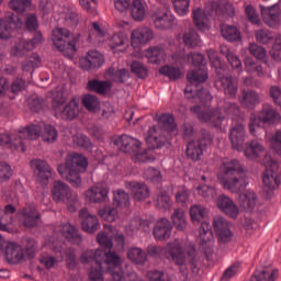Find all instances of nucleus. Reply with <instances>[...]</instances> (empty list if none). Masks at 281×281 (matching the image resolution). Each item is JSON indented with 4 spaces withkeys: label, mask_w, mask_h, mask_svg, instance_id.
Listing matches in <instances>:
<instances>
[{
    "label": "nucleus",
    "mask_w": 281,
    "mask_h": 281,
    "mask_svg": "<svg viewBox=\"0 0 281 281\" xmlns=\"http://www.w3.org/2000/svg\"><path fill=\"white\" fill-rule=\"evenodd\" d=\"M52 196L56 203H66L69 212H76V203H78V194L71 192V188L60 180L53 184Z\"/></svg>",
    "instance_id": "obj_8"
},
{
    "label": "nucleus",
    "mask_w": 281,
    "mask_h": 281,
    "mask_svg": "<svg viewBox=\"0 0 281 281\" xmlns=\"http://www.w3.org/2000/svg\"><path fill=\"white\" fill-rule=\"evenodd\" d=\"M23 27V20L14 13H7L4 19H0V38L8 41L12 36V30Z\"/></svg>",
    "instance_id": "obj_14"
},
{
    "label": "nucleus",
    "mask_w": 281,
    "mask_h": 281,
    "mask_svg": "<svg viewBox=\"0 0 281 281\" xmlns=\"http://www.w3.org/2000/svg\"><path fill=\"white\" fill-rule=\"evenodd\" d=\"M221 34L229 43H236V41H240L241 38L240 31L233 25L222 24Z\"/></svg>",
    "instance_id": "obj_43"
},
{
    "label": "nucleus",
    "mask_w": 281,
    "mask_h": 281,
    "mask_svg": "<svg viewBox=\"0 0 281 281\" xmlns=\"http://www.w3.org/2000/svg\"><path fill=\"white\" fill-rule=\"evenodd\" d=\"M155 205L157 210H162L164 212L170 210V207H172V199L170 198V194H168V192H159L156 195Z\"/></svg>",
    "instance_id": "obj_50"
},
{
    "label": "nucleus",
    "mask_w": 281,
    "mask_h": 281,
    "mask_svg": "<svg viewBox=\"0 0 281 281\" xmlns=\"http://www.w3.org/2000/svg\"><path fill=\"white\" fill-rule=\"evenodd\" d=\"M246 134L247 132L245 131V124L235 123L232 125L229 130V139L235 150H243V144H245Z\"/></svg>",
    "instance_id": "obj_26"
},
{
    "label": "nucleus",
    "mask_w": 281,
    "mask_h": 281,
    "mask_svg": "<svg viewBox=\"0 0 281 281\" xmlns=\"http://www.w3.org/2000/svg\"><path fill=\"white\" fill-rule=\"evenodd\" d=\"M244 153L247 159H258V157H262V155H265V146L260 140H251L245 148Z\"/></svg>",
    "instance_id": "obj_40"
},
{
    "label": "nucleus",
    "mask_w": 281,
    "mask_h": 281,
    "mask_svg": "<svg viewBox=\"0 0 281 281\" xmlns=\"http://www.w3.org/2000/svg\"><path fill=\"white\" fill-rule=\"evenodd\" d=\"M187 80L189 85L184 89V95L188 100H194L203 98V82L207 80V70L205 66H201L196 69L190 70L187 74Z\"/></svg>",
    "instance_id": "obj_7"
},
{
    "label": "nucleus",
    "mask_w": 281,
    "mask_h": 281,
    "mask_svg": "<svg viewBox=\"0 0 281 281\" xmlns=\"http://www.w3.org/2000/svg\"><path fill=\"white\" fill-rule=\"evenodd\" d=\"M166 258L179 267L180 273L184 278H188L189 273L188 262L192 271H194L199 265V254L196 252V247L189 246L183 248V245L177 239L167 245Z\"/></svg>",
    "instance_id": "obj_2"
},
{
    "label": "nucleus",
    "mask_w": 281,
    "mask_h": 281,
    "mask_svg": "<svg viewBox=\"0 0 281 281\" xmlns=\"http://www.w3.org/2000/svg\"><path fill=\"white\" fill-rule=\"evenodd\" d=\"M34 49L33 44H29L27 40H21L13 48H11V56H16L21 58Z\"/></svg>",
    "instance_id": "obj_49"
},
{
    "label": "nucleus",
    "mask_w": 281,
    "mask_h": 281,
    "mask_svg": "<svg viewBox=\"0 0 281 281\" xmlns=\"http://www.w3.org/2000/svg\"><path fill=\"white\" fill-rule=\"evenodd\" d=\"M80 262L82 265H89V262H95L97 265H105L108 269H120L122 267V258L114 251L108 252L102 249L86 250L81 254Z\"/></svg>",
    "instance_id": "obj_6"
},
{
    "label": "nucleus",
    "mask_w": 281,
    "mask_h": 281,
    "mask_svg": "<svg viewBox=\"0 0 281 281\" xmlns=\"http://www.w3.org/2000/svg\"><path fill=\"white\" fill-rule=\"evenodd\" d=\"M151 19L157 30H172L175 26V15L170 13V3L168 1H165L162 7L156 9Z\"/></svg>",
    "instance_id": "obj_11"
},
{
    "label": "nucleus",
    "mask_w": 281,
    "mask_h": 281,
    "mask_svg": "<svg viewBox=\"0 0 281 281\" xmlns=\"http://www.w3.org/2000/svg\"><path fill=\"white\" fill-rule=\"evenodd\" d=\"M175 227L178 232H184L188 227V222L186 221V213L181 209H176L171 215Z\"/></svg>",
    "instance_id": "obj_48"
},
{
    "label": "nucleus",
    "mask_w": 281,
    "mask_h": 281,
    "mask_svg": "<svg viewBox=\"0 0 281 281\" xmlns=\"http://www.w3.org/2000/svg\"><path fill=\"white\" fill-rule=\"evenodd\" d=\"M42 139L46 144H54L58 139V131L54 125H45L42 132Z\"/></svg>",
    "instance_id": "obj_55"
},
{
    "label": "nucleus",
    "mask_w": 281,
    "mask_h": 281,
    "mask_svg": "<svg viewBox=\"0 0 281 281\" xmlns=\"http://www.w3.org/2000/svg\"><path fill=\"white\" fill-rule=\"evenodd\" d=\"M258 196L254 191H246L239 195V205L243 210L251 212L256 207V201Z\"/></svg>",
    "instance_id": "obj_41"
},
{
    "label": "nucleus",
    "mask_w": 281,
    "mask_h": 281,
    "mask_svg": "<svg viewBox=\"0 0 281 281\" xmlns=\"http://www.w3.org/2000/svg\"><path fill=\"white\" fill-rule=\"evenodd\" d=\"M79 113L80 110L78 109V100L72 98L66 105H63L55 112V117H57V120L71 121L76 120Z\"/></svg>",
    "instance_id": "obj_28"
},
{
    "label": "nucleus",
    "mask_w": 281,
    "mask_h": 281,
    "mask_svg": "<svg viewBox=\"0 0 281 281\" xmlns=\"http://www.w3.org/2000/svg\"><path fill=\"white\" fill-rule=\"evenodd\" d=\"M86 89L92 93H98V95H106L111 91V82L91 79L88 81Z\"/></svg>",
    "instance_id": "obj_36"
},
{
    "label": "nucleus",
    "mask_w": 281,
    "mask_h": 281,
    "mask_svg": "<svg viewBox=\"0 0 281 281\" xmlns=\"http://www.w3.org/2000/svg\"><path fill=\"white\" fill-rule=\"evenodd\" d=\"M193 23L198 30L201 32H205V30H210V24L207 20V13L203 11L201 8L193 9L192 11Z\"/></svg>",
    "instance_id": "obj_39"
},
{
    "label": "nucleus",
    "mask_w": 281,
    "mask_h": 281,
    "mask_svg": "<svg viewBox=\"0 0 281 281\" xmlns=\"http://www.w3.org/2000/svg\"><path fill=\"white\" fill-rule=\"evenodd\" d=\"M143 177L146 181H151L153 183H159L161 181V171L156 168L148 167L144 169Z\"/></svg>",
    "instance_id": "obj_60"
},
{
    "label": "nucleus",
    "mask_w": 281,
    "mask_h": 281,
    "mask_svg": "<svg viewBox=\"0 0 281 281\" xmlns=\"http://www.w3.org/2000/svg\"><path fill=\"white\" fill-rule=\"evenodd\" d=\"M19 216H21L24 227H36L38 225V220L41 218V213L36 212V206L30 204L18 211Z\"/></svg>",
    "instance_id": "obj_29"
},
{
    "label": "nucleus",
    "mask_w": 281,
    "mask_h": 281,
    "mask_svg": "<svg viewBox=\"0 0 281 281\" xmlns=\"http://www.w3.org/2000/svg\"><path fill=\"white\" fill-rule=\"evenodd\" d=\"M173 8L180 16H186L190 12V0H172Z\"/></svg>",
    "instance_id": "obj_63"
},
{
    "label": "nucleus",
    "mask_w": 281,
    "mask_h": 281,
    "mask_svg": "<svg viewBox=\"0 0 281 281\" xmlns=\"http://www.w3.org/2000/svg\"><path fill=\"white\" fill-rule=\"evenodd\" d=\"M27 104L32 113H41L43 106H45V100L38 94H32L27 99Z\"/></svg>",
    "instance_id": "obj_54"
},
{
    "label": "nucleus",
    "mask_w": 281,
    "mask_h": 281,
    "mask_svg": "<svg viewBox=\"0 0 281 281\" xmlns=\"http://www.w3.org/2000/svg\"><path fill=\"white\" fill-rule=\"evenodd\" d=\"M256 115L261 124H267L268 126H278L281 122L280 112L269 103H263Z\"/></svg>",
    "instance_id": "obj_17"
},
{
    "label": "nucleus",
    "mask_w": 281,
    "mask_h": 281,
    "mask_svg": "<svg viewBox=\"0 0 281 281\" xmlns=\"http://www.w3.org/2000/svg\"><path fill=\"white\" fill-rule=\"evenodd\" d=\"M99 215L103 221H108V223H113L117 220V209L105 206L104 209L99 211Z\"/></svg>",
    "instance_id": "obj_61"
},
{
    "label": "nucleus",
    "mask_w": 281,
    "mask_h": 281,
    "mask_svg": "<svg viewBox=\"0 0 281 281\" xmlns=\"http://www.w3.org/2000/svg\"><path fill=\"white\" fill-rule=\"evenodd\" d=\"M125 188L132 192L134 201H146L150 198V189L145 182L131 181L125 183Z\"/></svg>",
    "instance_id": "obj_27"
},
{
    "label": "nucleus",
    "mask_w": 281,
    "mask_h": 281,
    "mask_svg": "<svg viewBox=\"0 0 281 281\" xmlns=\"http://www.w3.org/2000/svg\"><path fill=\"white\" fill-rule=\"evenodd\" d=\"M159 74L166 76L169 80H179L181 78V69L173 66L161 67Z\"/></svg>",
    "instance_id": "obj_58"
},
{
    "label": "nucleus",
    "mask_w": 281,
    "mask_h": 281,
    "mask_svg": "<svg viewBox=\"0 0 281 281\" xmlns=\"http://www.w3.org/2000/svg\"><path fill=\"white\" fill-rule=\"evenodd\" d=\"M0 146L3 148H10L11 150H18V153H25L26 147L22 139H19L18 132L13 134L1 133L0 134Z\"/></svg>",
    "instance_id": "obj_25"
},
{
    "label": "nucleus",
    "mask_w": 281,
    "mask_h": 281,
    "mask_svg": "<svg viewBox=\"0 0 281 281\" xmlns=\"http://www.w3.org/2000/svg\"><path fill=\"white\" fill-rule=\"evenodd\" d=\"M206 12L209 16H213L214 19H220V20H222L223 16H225V14L227 16L236 15V9H234V4L229 2H225L223 4V8L216 1L210 2L209 5L206 7Z\"/></svg>",
    "instance_id": "obj_21"
},
{
    "label": "nucleus",
    "mask_w": 281,
    "mask_h": 281,
    "mask_svg": "<svg viewBox=\"0 0 281 281\" xmlns=\"http://www.w3.org/2000/svg\"><path fill=\"white\" fill-rule=\"evenodd\" d=\"M4 254L5 259L10 265H19L24 258L23 247L16 243H9Z\"/></svg>",
    "instance_id": "obj_33"
},
{
    "label": "nucleus",
    "mask_w": 281,
    "mask_h": 281,
    "mask_svg": "<svg viewBox=\"0 0 281 281\" xmlns=\"http://www.w3.org/2000/svg\"><path fill=\"white\" fill-rule=\"evenodd\" d=\"M191 113H194L202 124H209L214 128H221L223 122H225V115L221 112V108H214L211 110H201L200 105L190 108Z\"/></svg>",
    "instance_id": "obj_9"
},
{
    "label": "nucleus",
    "mask_w": 281,
    "mask_h": 281,
    "mask_svg": "<svg viewBox=\"0 0 281 281\" xmlns=\"http://www.w3.org/2000/svg\"><path fill=\"white\" fill-rule=\"evenodd\" d=\"M255 38L259 45H269V43L276 41L273 33L269 31V29H259L255 31Z\"/></svg>",
    "instance_id": "obj_51"
},
{
    "label": "nucleus",
    "mask_w": 281,
    "mask_h": 281,
    "mask_svg": "<svg viewBox=\"0 0 281 281\" xmlns=\"http://www.w3.org/2000/svg\"><path fill=\"white\" fill-rule=\"evenodd\" d=\"M217 178L223 188L229 192L238 193L249 186L245 168L236 159L223 161Z\"/></svg>",
    "instance_id": "obj_1"
},
{
    "label": "nucleus",
    "mask_w": 281,
    "mask_h": 281,
    "mask_svg": "<svg viewBox=\"0 0 281 281\" xmlns=\"http://www.w3.org/2000/svg\"><path fill=\"white\" fill-rule=\"evenodd\" d=\"M3 215L0 216V221H5L8 224L14 223V214H16V206L9 203L2 210Z\"/></svg>",
    "instance_id": "obj_62"
},
{
    "label": "nucleus",
    "mask_w": 281,
    "mask_h": 281,
    "mask_svg": "<svg viewBox=\"0 0 281 281\" xmlns=\"http://www.w3.org/2000/svg\"><path fill=\"white\" fill-rule=\"evenodd\" d=\"M215 86L224 91L226 98H236L238 93V83L234 81L232 76H220L215 82Z\"/></svg>",
    "instance_id": "obj_24"
},
{
    "label": "nucleus",
    "mask_w": 281,
    "mask_h": 281,
    "mask_svg": "<svg viewBox=\"0 0 281 281\" xmlns=\"http://www.w3.org/2000/svg\"><path fill=\"white\" fill-rule=\"evenodd\" d=\"M71 38V31L63 27H57L53 30V45L61 52L64 56L68 58H74V55L78 52L76 45L80 41V34L74 35Z\"/></svg>",
    "instance_id": "obj_5"
},
{
    "label": "nucleus",
    "mask_w": 281,
    "mask_h": 281,
    "mask_svg": "<svg viewBox=\"0 0 281 281\" xmlns=\"http://www.w3.org/2000/svg\"><path fill=\"white\" fill-rule=\"evenodd\" d=\"M262 21L268 27H278L280 25V8L278 5H259Z\"/></svg>",
    "instance_id": "obj_23"
},
{
    "label": "nucleus",
    "mask_w": 281,
    "mask_h": 281,
    "mask_svg": "<svg viewBox=\"0 0 281 281\" xmlns=\"http://www.w3.org/2000/svg\"><path fill=\"white\" fill-rule=\"evenodd\" d=\"M9 8L15 14L25 15L32 8V0H10Z\"/></svg>",
    "instance_id": "obj_44"
},
{
    "label": "nucleus",
    "mask_w": 281,
    "mask_h": 281,
    "mask_svg": "<svg viewBox=\"0 0 281 281\" xmlns=\"http://www.w3.org/2000/svg\"><path fill=\"white\" fill-rule=\"evenodd\" d=\"M79 218H82L81 227L87 234H95V232L100 229L98 216L89 214L87 209L79 211Z\"/></svg>",
    "instance_id": "obj_30"
},
{
    "label": "nucleus",
    "mask_w": 281,
    "mask_h": 281,
    "mask_svg": "<svg viewBox=\"0 0 281 281\" xmlns=\"http://www.w3.org/2000/svg\"><path fill=\"white\" fill-rule=\"evenodd\" d=\"M61 234L65 239L72 245H80V243H82V235L78 229H76V226L71 225L70 223L61 226Z\"/></svg>",
    "instance_id": "obj_38"
},
{
    "label": "nucleus",
    "mask_w": 281,
    "mask_h": 281,
    "mask_svg": "<svg viewBox=\"0 0 281 281\" xmlns=\"http://www.w3.org/2000/svg\"><path fill=\"white\" fill-rule=\"evenodd\" d=\"M239 102L244 109H256L260 104V94L254 90H243Z\"/></svg>",
    "instance_id": "obj_35"
},
{
    "label": "nucleus",
    "mask_w": 281,
    "mask_h": 281,
    "mask_svg": "<svg viewBox=\"0 0 281 281\" xmlns=\"http://www.w3.org/2000/svg\"><path fill=\"white\" fill-rule=\"evenodd\" d=\"M85 199L88 203H106L109 199V187L102 182H98L85 192Z\"/></svg>",
    "instance_id": "obj_18"
},
{
    "label": "nucleus",
    "mask_w": 281,
    "mask_h": 281,
    "mask_svg": "<svg viewBox=\"0 0 281 281\" xmlns=\"http://www.w3.org/2000/svg\"><path fill=\"white\" fill-rule=\"evenodd\" d=\"M127 258L135 265H144L146 262V252L142 248H130L127 250Z\"/></svg>",
    "instance_id": "obj_53"
},
{
    "label": "nucleus",
    "mask_w": 281,
    "mask_h": 281,
    "mask_svg": "<svg viewBox=\"0 0 281 281\" xmlns=\"http://www.w3.org/2000/svg\"><path fill=\"white\" fill-rule=\"evenodd\" d=\"M31 168L33 170V175L37 181L43 187L49 184V179H52V166L43 159H32Z\"/></svg>",
    "instance_id": "obj_13"
},
{
    "label": "nucleus",
    "mask_w": 281,
    "mask_h": 281,
    "mask_svg": "<svg viewBox=\"0 0 281 281\" xmlns=\"http://www.w3.org/2000/svg\"><path fill=\"white\" fill-rule=\"evenodd\" d=\"M131 71L140 80H146V78H148V68L137 60L132 61Z\"/></svg>",
    "instance_id": "obj_56"
},
{
    "label": "nucleus",
    "mask_w": 281,
    "mask_h": 281,
    "mask_svg": "<svg viewBox=\"0 0 281 281\" xmlns=\"http://www.w3.org/2000/svg\"><path fill=\"white\" fill-rule=\"evenodd\" d=\"M249 54L257 58V60H267V49L265 47L250 43L248 47Z\"/></svg>",
    "instance_id": "obj_59"
},
{
    "label": "nucleus",
    "mask_w": 281,
    "mask_h": 281,
    "mask_svg": "<svg viewBox=\"0 0 281 281\" xmlns=\"http://www.w3.org/2000/svg\"><path fill=\"white\" fill-rule=\"evenodd\" d=\"M182 41L186 47L193 49L194 47H199L201 43V37L199 36V33L194 31V29H191L183 33Z\"/></svg>",
    "instance_id": "obj_47"
},
{
    "label": "nucleus",
    "mask_w": 281,
    "mask_h": 281,
    "mask_svg": "<svg viewBox=\"0 0 281 281\" xmlns=\"http://www.w3.org/2000/svg\"><path fill=\"white\" fill-rule=\"evenodd\" d=\"M105 63L104 55L98 50H89L87 55L79 60L80 68L83 71H95L100 69Z\"/></svg>",
    "instance_id": "obj_19"
},
{
    "label": "nucleus",
    "mask_w": 281,
    "mask_h": 281,
    "mask_svg": "<svg viewBox=\"0 0 281 281\" xmlns=\"http://www.w3.org/2000/svg\"><path fill=\"white\" fill-rule=\"evenodd\" d=\"M154 122H157V125L149 127L147 132L146 142L154 150L166 146V133H173L177 131V123L175 122V116L172 114L162 113L154 117Z\"/></svg>",
    "instance_id": "obj_4"
},
{
    "label": "nucleus",
    "mask_w": 281,
    "mask_h": 281,
    "mask_svg": "<svg viewBox=\"0 0 281 281\" xmlns=\"http://www.w3.org/2000/svg\"><path fill=\"white\" fill-rule=\"evenodd\" d=\"M108 76L112 78L114 82H119V85H124L128 78H131V72L126 68H115L110 67L108 69Z\"/></svg>",
    "instance_id": "obj_42"
},
{
    "label": "nucleus",
    "mask_w": 281,
    "mask_h": 281,
    "mask_svg": "<svg viewBox=\"0 0 281 281\" xmlns=\"http://www.w3.org/2000/svg\"><path fill=\"white\" fill-rule=\"evenodd\" d=\"M89 168V160L82 154H68L66 156L65 164L57 167L58 173L63 179H66L68 183L72 184V188H80L82 186V178L80 175L87 172Z\"/></svg>",
    "instance_id": "obj_3"
},
{
    "label": "nucleus",
    "mask_w": 281,
    "mask_h": 281,
    "mask_svg": "<svg viewBox=\"0 0 281 281\" xmlns=\"http://www.w3.org/2000/svg\"><path fill=\"white\" fill-rule=\"evenodd\" d=\"M82 105L87 111L95 113L100 109V99L94 94H85L82 97Z\"/></svg>",
    "instance_id": "obj_52"
},
{
    "label": "nucleus",
    "mask_w": 281,
    "mask_h": 281,
    "mask_svg": "<svg viewBox=\"0 0 281 281\" xmlns=\"http://www.w3.org/2000/svg\"><path fill=\"white\" fill-rule=\"evenodd\" d=\"M153 38H155V32H153V29L148 26H139L132 31L131 45L134 49H137V47H142V45L150 43Z\"/></svg>",
    "instance_id": "obj_20"
},
{
    "label": "nucleus",
    "mask_w": 281,
    "mask_h": 281,
    "mask_svg": "<svg viewBox=\"0 0 281 281\" xmlns=\"http://www.w3.org/2000/svg\"><path fill=\"white\" fill-rule=\"evenodd\" d=\"M43 133V128L40 125H29L18 131V137L25 144V139H38Z\"/></svg>",
    "instance_id": "obj_37"
},
{
    "label": "nucleus",
    "mask_w": 281,
    "mask_h": 281,
    "mask_svg": "<svg viewBox=\"0 0 281 281\" xmlns=\"http://www.w3.org/2000/svg\"><path fill=\"white\" fill-rule=\"evenodd\" d=\"M113 203L116 207L124 210V207H128V205H131V196L126 191L120 189L113 192Z\"/></svg>",
    "instance_id": "obj_46"
},
{
    "label": "nucleus",
    "mask_w": 281,
    "mask_h": 281,
    "mask_svg": "<svg viewBox=\"0 0 281 281\" xmlns=\"http://www.w3.org/2000/svg\"><path fill=\"white\" fill-rule=\"evenodd\" d=\"M206 215H207V210L205 209V206L193 205L190 209V216L193 223H201V221H203V218Z\"/></svg>",
    "instance_id": "obj_57"
},
{
    "label": "nucleus",
    "mask_w": 281,
    "mask_h": 281,
    "mask_svg": "<svg viewBox=\"0 0 281 281\" xmlns=\"http://www.w3.org/2000/svg\"><path fill=\"white\" fill-rule=\"evenodd\" d=\"M25 27L29 32H36L38 30V18L35 13L25 14Z\"/></svg>",
    "instance_id": "obj_64"
},
{
    "label": "nucleus",
    "mask_w": 281,
    "mask_h": 281,
    "mask_svg": "<svg viewBox=\"0 0 281 281\" xmlns=\"http://www.w3.org/2000/svg\"><path fill=\"white\" fill-rule=\"evenodd\" d=\"M154 238L157 240H168L172 234V224L170 220L162 217L160 218L154 229H153Z\"/></svg>",
    "instance_id": "obj_31"
},
{
    "label": "nucleus",
    "mask_w": 281,
    "mask_h": 281,
    "mask_svg": "<svg viewBox=\"0 0 281 281\" xmlns=\"http://www.w3.org/2000/svg\"><path fill=\"white\" fill-rule=\"evenodd\" d=\"M113 144L123 153H137V150L142 148V142L139 139L133 138L126 134L114 138Z\"/></svg>",
    "instance_id": "obj_22"
},
{
    "label": "nucleus",
    "mask_w": 281,
    "mask_h": 281,
    "mask_svg": "<svg viewBox=\"0 0 281 281\" xmlns=\"http://www.w3.org/2000/svg\"><path fill=\"white\" fill-rule=\"evenodd\" d=\"M263 164L266 171L263 172V186L268 190H276L280 186V172H278L280 166L270 156H266Z\"/></svg>",
    "instance_id": "obj_12"
},
{
    "label": "nucleus",
    "mask_w": 281,
    "mask_h": 281,
    "mask_svg": "<svg viewBox=\"0 0 281 281\" xmlns=\"http://www.w3.org/2000/svg\"><path fill=\"white\" fill-rule=\"evenodd\" d=\"M200 240L201 249H203L206 259L210 260V257L214 254V233H212L210 222L201 223Z\"/></svg>",
    "instance_id": "obj_16"
},
{
    "label": "nucleus",
    "mask_w": 281,
    "mask_h": 281,
    "mask_svg": "<svg viewBox=\"0 0 281 281\" xmlns=\"http://www.w3.org/2000/svg\"><path fill=\"white\" fill-rule=\"evenodd\" d=\"M214 138L210 132H203L202 136L198 140H191L187 145L186 155L191 161H201L203 157V150L211 146Z\"/></svg>",
    "instance_id": "obj_10"
},
{
    "label": "nucleus",
    "mask_w": 281,
    "mask_h": 281,
    "mask_svg": "<svg viewBox=\"0 0 281 281\" xmlns=\"http://www.w3.org/2000/svg\"><path fill=\"white\" fill-rule=\"evenodd\" d=\"M213 228L218 238L220 245H227L232 243L234 233L229 228V222L223 216H216L213 218Z\"/></svg>",
    "instance_id": "obj_15"
},
{
    "label": "nucleus",
    "mask_w": 281,
    "mask_h": 281,
    "mask_svg": "<svg viewBox=\"0 0 281 281\" xmlns=\"http://www.w3.org/2000/svg\"><path fill=\"white\" fill-rule=\"evenodd\" d=\"M146 58H148L151 65H159V63L166 60V50L157 46H151L146 50Z\"/></svg>",
    "instance_id": "obj_45"
},
{
    "label": "nucleus",
    "mask_w": 281,
    "mask_h": 281,
    "mask_svg": "<svg viewBox=\"0 0 281 281\" xmlns=\"http://www.w3.org/2000/svg\"><path fill=\"white\" fill-rule=\"evenodd\" d=\"M217 207H218V210L224 212V214H226L231 218H237L238 217V206L227 195H220L218 196Z\"/></svg>",
    "instance_id": "obj_32"
},
{
    "label": "nucleus",
    "mask_w": 281,
    "mask_h": 281,
    "mask_svg": "<svg viewBox=\"0 0 281 281\" xmlns=\"http://www.w3.org/2000/svg\"><path fill=\"white\" fill-rule=\"evenodd\" d=\"M148 10V4L142 0H133L130 5V14L133 21L136 23H142L146 19V11Z\"/></svg>",
    "instance_id": "obj_34"
}]
</instances>
